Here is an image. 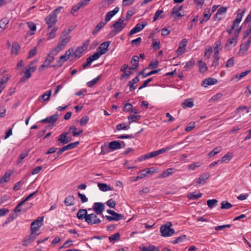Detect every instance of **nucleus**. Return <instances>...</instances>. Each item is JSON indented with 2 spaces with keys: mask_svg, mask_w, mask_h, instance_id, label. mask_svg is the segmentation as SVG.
Wrapping results in <instances>:
<instances>
[{
  "mask_svg": "<svg viewBox=\"0 0 251 251\" xmlns=\"http://www.w3.org/2000/svg\"><path fill=\"white\" fill-rule=\"evenodd\" d=\"M250 72V71H247L242 72L241 74H237L235 77L236 78L239 80L241 78H242V77H243L246 76L247 75H248Z\"/></svg>",
  "mask_w": 251,
  "mask_h": 251,
  "instance_id": "nucleus-58",
  "label": "nucleus"
},
{
  "mask_svg": "<svg viewBox=\"0 0 251 251\" xmlns=\"http://www.w3.org/2000/svg\"><path fill=\"white\" fill-rule=\"evenodd\" d=\"M245 12V10H244L241 11V10L240 9H239L237 11V14L236 17L235 19V20H237L241 22L242 19V18L244 15Z\"/></svg>",
  "mask_w": 251,
  "mask_h": 251,
  "instance_id": "nucleus-50",
  "label": "nucleus"
},
{
  "mask_svg": "<svg viewBox=\"0 0 251 251\" xmlns=\"http://www.w3.org/2000/svg\"><path fill=\"white\" fill-rule=\"evenodd\" d=\"M198 66L201 73H204L207 70V67L205 63L203 62L201 60L198 62Z\"/></svg>",
  "mask_w": 251,
  "mask_h": 251,
  "instance_id": "nucleus-26",
  "label": "nucleus"
},
{
  "mask_svg": "<svg viewBox=\"0 0 251 251\" xmlns=\"http://www.w3.org/2000/svg\"><path fill=\"white\" fill-rule=\"evenodd\" d=\"M173 225L171 222H168L165 225L160 227V232L163 237H169L172 236L174 233V229L171 228Z\"/></svg>",
  "mask_w": 251,
  "mask_h": 251,
  "instance_id": "nucleus-1",
  "label": "nucleus"
},
{
  "mask_svg": "<svg viewBox=\"0 0 251 251\" xmlns=\"http://www.w3.org/2000/svg\"><path fill=\"white\" fill-rule=\"evenodd\" d=\"M202 165V163L200 162H196L193 164H190L188 168L190 170H195L196 168H198L200 166H201Z\"/></svg>",
  "mask_w": 251,
  "mask_h": 251,
  "instance_id": "nucleus-42",
  "label": "nucleus"
},
{
  "mask_svg": "<svg viewBox=\"0 0 251 251\" xmlns=\"http://www.w3.org/2000/svg\"><path fill=\"white\" fill-rule=\"evenodd\" d=\"M46 23L48 25V30L49 32L53 25L57 22V16L51 13L45 19Z\"/></svg>",
  "mask_w": 251,
  "mask_h": 251,
  "instance_id": "nucleus-5",
  "label": "nucleus"
},
{
  "mask_svg": "<svg viewBox=\"0 0 251 251\" xmlns=\"http://www.w3.org/2000/svg\"><path fill=\"white\" fill-rule=\"evenodd\" d=\"M234 58L232 57V58L229 59L227 60L226 64V68L231 67L234 65Z\"/></svg>",
  "mask_w": 251,
  "mask_h": 251,
  "instance_id": "nucleus-63",
  "label": "nucleus"
},
{
  "mask_svg": "<svg viewBox=\"0 0 251 251\" xmlns=\"http://www.w3.org/2000/svg\"><path fill=\"white\" fill-rule=\"evenodd\" d=\"M99 189L103 192L113 190V188L104 183H98Z\"/></svg>",
  "mask_w": 251,
  "mask_h": 251,
  "instance_id": "nucleus-19",
  "label": "nucleus"
},
{
  "mask_svg": "<svg viewBox=\"0 0 251 251\" xmlns=\"http://www.w3.org/2000/svg\"><path fill=\"white\" fill-rule=\"evenodd\" d=\"M79 144V142L76 141L74 143H70L66 146H63L62 148L65 151L67 150H72L75 148L77 145Z\"/></svg>",
  "mask_w": 251,
  "mask_h": 251,
  "instance_id": "nucleus-22",
  "label": "nucleus"
},
{
  "mask_svg": "<svg viewBox=\"0 0 251 251\" xmlns=\"http://www.w3.org/2000/svg\"><path fill=\"white\" fill-rule=\"evenodd\" d=\"M160 154H162V152L160 149L157 151H155L148 153L147 155L148 156V158L150 159V158H151L152 157H156Z\"/></svg>",
  "mask_w": 251,
  "mask_h": 251,
  "instance_id": "nucleus-38",
  "label": "nucleus"
},
{
  "mask_svg": "<svg viewBox=\"0 0 251 251\" xmlns=\"http://www.w3.org/2000/svg\"><path fill=\"white\" fill-rule=\"evenodd\" d=\"M132 105L131 103H128L125 105L123 108V110L125 112H128L132 109Z\"/></svg>",
  "mask_w": 251,
  "mask_h": 251,
  "instance_id": "nucleus-62",
  "label": "nucleus"
},
{
  "mask_svg": "<svg viewBox=\"0 0 251 251\" xmlns=\"http://www.w3.org/2000/svg\"><path fill=\"white\" fill-rule=\"evenodd\" d=\"M163 13V10L159 9V10H157L154 14L153 19V22H155V21H156L158 18H162L163 17V16L162 15V14Z\"/></svg>",
  "mask_w": 251,
  "mask_h": 251,
  "instance_id": "nucleus-44",
  "label": "nucleus"
},
{
  "mask_svg": "<svg viewBox=\"0 0 251 251\" xmlns=\"http://www.w3.org/2000/svg\"><path fill=\"white\" fill-rule=\"evenodd\" d=\"M31 76V73L29 70H26L25 72V75L21 77L20 81L24 82L25 80L29 79Z\"/></svg>",
  "mask_w": 251,
  "mask_h": 251,
  "instance_id": "nucleus-37",
  "label": "nucleus"
},
{
  "mask_svg": "<svg viewBox=\"0 0 251 251\" xmlns=\"http://www.w3.org/2000/svg\"><path fill=\"white\" fill-rule=\"evenodd\" d=\"M24 184V182L22 180L18 181L15 184V185L13 187V190L14 191L19 190L21 188V187Z\"/></svg>",
  "mask_w": 251,
  "mask_h": 251,
  "instance_id": "nucleus-56",
  "label": "nucleus"
},
{
  "mask_svg": "<svg viewBox=\"0 0 251 251\" xmlns=\"http://www.w3.org/2000/svg\"><path fill=\"white\" fill-rule=\"evenodd\" d=\"M72 140V138L67 136V133H62L60 134L57 139L58 142V145H65Z\"/></svg>",
  "mask_w": 251,
  "mask_h": 251,
  "instance_id": "nucleus-6",
  "label": "nucleus"
},
{
  "mask_svg": "<svg viewBox=\"0 0 251 251\" xmlns=\"http://www.w3.org/2000/svg\"><path fill=\"white\" fill-rule=\"evenodd\" d=\"M222 149L221 147H216L213 151H212L208 153V156L210 157L213 156L219 153L222 151Z\"/></svg>",
  "mask_w": 251,
  "mask_h": 251,
  "instance_id": "nucleus-41",
  "label": "nucleus"
},
{
  "mask_svg": "<svg viewBox=\"0 0 251 251\" xmlns=\"http://www.w3.org/2000/svg\"><path fill=\"white\" fill-rule=\"evenodd\" d=\"M57 29L58 28L56 27H53L52 28H51V31L47 34L48 39H51L55 36L56 32Z\"/></svg>",
  "mask_w": 251,
  "mask_h": 251,
  "instance_id": "nucleus-33",
  "label": "nucleus"
},
{
  "mask_svg": "<svg viewBox=\"0 0 251 251\" xmlns=\"http://www.w3.org/2000/svg\"><path fill=\"white\" fill-rule=\"evenodd\" d=\"M18 216V215L15 213H11L9 215V217L7 218L6 221L4 223V224H7L10 222L11 221H13L14 219H15L16 218H17Z\"/></svg>",
  "mask_w": 251,
  "mask_h": 251,
  "instance_id": "nucleus-43",
  "label": "nucleus"
},
{
  "mask_svg": "<svg viewBox=\"0 0 251 251\" xmlns=\"http://www.w3.org/2000/svg\"><path fill=\"white\" fill-rule=\"evenodd\" d=\"M107 212L110 215H111L110 216H105L106 219L108 221H117L123 219L124 218V216L122 214L117 213L114 211L112 210L108 209L107 210Z\"/></svg>",
  "mask_w": 251,
  "mask_h": 251,
  "instance_id": "nucleus-3",
  "label": "nucleus"
},
{
  "mask_svg": "<svg viewBox=\"0 0 251 251\" xmlns=\"http://www.w3.org/2000/svg\"><path fill=\"white\" fill-rule=\"evenodd\" d=\"M78 197L80 199L82 203L87 202L88 199L86 198L85 195L80 193L79 192H78Z\"/></svg>",
  "mask_w": 251,
  "mask_h": 251,
  "instance_id": "nucleus-64",
  "label": "nucleus"
},
{
  "mask_svg": "<svg viewBox=\"0 0 251 251\" xmlns=\"http://www.w3.org/2000/svg\"><path fill=\"white\" fill-rule=\"evenodd\" d=\"M75 198L74 196H68L64 200V203L66 206H72L75 204Z\"/></svg>",
  "mask_w": 251,
  "mask_h": 251,
  "instance_id": "nucleus-21",
  "label": "nucleus"
},
{
  "mask_svg": "<svg viewBox=\"0 0 251 251\" xmlns=\"http://www.w3.org/2000/svg\"><path fill=\"white\" fill-rule=\"evenodd\" d=\"M105 20V22H101L99 23L97 26H95V32L99 31L102 27H103L107 23Z\"/></svg>",
  "mask_w": 251,
  "mask_h": 251,
  "instance_id": "nucleus-54",
  "label": "nucleus"
},
{
  "mask_svg": "<svg viewBox=\"0 0 251 251\" xmlns=\"http://www.w3.org/2000/svg\"><path fill=\"white\" fill-rule=\"evenodd\" d=\"M39 234H36L35 232L30 231V235L26 236L22 242V246H27L28 244L32 243Z\"/></svg>",
  "mask_w": 251,
  "mask_h": 251,
  "instance_id": "nucleus-8",
  "label": "nucleus"
},
{
  "mask_svg": "<svg viewBox=\"0 0 251 251\" xmlns=\"http://www.w3.org/2000/svg\"><path fill=\"white\" fill-rule=\"evenodd\" d=\"M71 131L74 136L77 137L82 133L83 130L82 129H80L77 131L76 127L75 126H70L69 128V132Z\"/></svg>",
  "mask_w": 251,
  "mask_h": 251,
  "instance_id": "nucleus-24",
  "label": "nucleus"
},
{
  "mask_svg": "<svg viewBox=\"0 0 251 251\" xmlns=\"http://www.w3.org/2000/svg\"><path fill=\"white\" fill-rule=\"evenodd\" d=\"M249 45L248 43H244L241 45L240 48L238 52L240 56L244 55L246 51H248L249 48Z\"/></svg>",
  "mask_w": 251,
  "mask_h": 251,
  "instance_id": "nucleus-20",
  "label": "nucleus"
},
{
  "mask_svg": "<svg viewBox=\"0 0 251 251\" xmlns=\"http://www.w3.org/2000/svg\"><path fill=\"white\" fill-rule=\"evenodd\" d=\"M211 13L210 12V8H206L203 12V17L205 19V22L209 20Z\"/></svg>",
  "mask_w": 251,
  "mask_h": 251,
  "instance_id": "nucleus-40",
  "label": "nucleus"
},
{
  "mask_svg": "<svg viewBox=\"0 0 251 251\" xmlns=\"http://www.w3.org/2000/svg\"><path fill=\"white\" fill-rule=\"evenodd\" d=\"M20 49V47L19 43L17 42H15L13 43L12 49L11 50V54H14L17 55L19 52V50Z\"/></svg>",
  "mask_w": 251,
  "mask_h": 251,
  "instance_id": "nucleus-23",
  "label": "nucleus"
},
{
  "mask_svg": "<svg viewBox=\"0 0 251 251\" xmlns=\"http://www.w3.org/2000/svg\"><path fill=\"white\" fill-rule=\"evenodd\" d=\"M146 169L143 170L141 172L138 173V176L136 177L135 180H137L139 179H141L147 176Z\"/></svg>",
  "mask_w": 251,
  "mask_h": 251,
  "instance_id": "nucleus-53",
  "label": "nucleus"
},
{
  "mask_svg": "<svg viewBox=\"0 0 251 251\" xmlns=\"http://www.w3.org/2000/svg\"><path fill=\"white\" fill-rule=\"evenodd\" d=\"M160 70H161V69L153 70V71H151L149 73L145 74H144L145 70H144L140 72L139 73V75H143V78H145V77H146L147 76H150V75H152L158 73Z\"/></svg>",
  "mask_w": 251,
  "mask_h": 251,
  "instance_id": "nucleus-30",
  "label": "nucleus"
},
{
  "mask_svg": "<svg viewBox=\"0 0 251 251\" xmlns=\"http://www.w3.org/2000/svg\"><path fill=\"white\" fill-rule=\"evenodd\" d=\"M81 7H82V6L81 5L80 2L76 5H74L71 11V13L74 14L75 12L77 11Z\"/></svg>",
  "mask_w": 251,
  "mask_h": 251,
  "instance_id": "nucleus-60",
  "label": "nucleus"
},
{
  "mask_svg": "<svg viewBox=\"0 0 251 251\" xmlns=\"http://www.w3.org/2000/svg\"><path fill=\"white\" fill-rule=\"evenodd\" d=\"M232 207V205L227 201H223L221 203V209H228Z\"/></svg>",
  "mask_w": 251,
  "mask_h": 251,
  "instance_id": "nucleus-45",
  "label": "nucleus"
},
{
  "mask_svg": "<svg viewBox=\"0 0 251 251\" xmlns=\"http://www.w3.org/2000/svg\"><path fill=\"white\" fill-rule=\"evenodd\" d=\"M27 25L29 29L32 31H35L36 29V25L32 22H27Z\"/></svg>",
  "mask_w": 251,
  "mask_h": 251,
  "instance_id": "nucleus-61",
  "label": "nucleus"
},
{
  "mask_svg": "<svg viewBox=\"0 0 251 251\" xmlns=\"http://www.w3.org/2000/svg\"><path fill=\"white\" fill-rule=\"evenodd\" d=\"M108 148L112 151L117 150L121 148V144L119 141H114L109 143Z\"/></svg>",
  "mask_w": 251,
  "mask_h": 251,
  "instance_id": "nucleus-17",
  "label": "nucleus"
},
{
  "mask_svg": "<svg viewBox=\"0 0 251 251\" xmlns=\"http://www.w3.org/2000/svg\"><path fill=\"white\" fill-rule=\"evenodd\" d=\"M87 214V212L86 209H81L78 210L77 213V217L79 220L84 219Z\"/></svg>",
  "mask_w": 251,
  "mask_h": 251,
  "instance_id": "nucleus-27",
  "label": "nucleus"
},
{
  "mask_svg": "<svg viewBox=\"0 0 251 251\" xmlns=\"http://www.w3.org/2000/svg\"><path fill=\"white\" fill-rule=\"evenodd\" d=\"M126 26V24L124 23V20L119 18L115 24L112 25L114 29L111 31V35L114 36L121 32Z\"/></svg>",
  "mask_w": 251,
  "mask_h": 251,
  "instance_id": "nucleus-2",
  "label": "nucleus"
},
{
  "mask_svg": "<svg viewBox=\"0 0 251 251\" xmlns=\"http://www.w3.org/2000/svg\"><path fill=\"white\" fill-rule=\"evenodd\" d=\"M209 177V174L208 173H202L196 181L197 185H204L206 180Z\"/></svg>",
  "mask_w": 251,
  "mask_h": 251,
  "instance_id": "nucleus-13",
  "label": "nucleus"
},
{
  "mask_svg": "<svg viewBox=\"0 0 251 251\" xmlns=\"http://www.w3.org/2000/svg\"><path fill=\"white\" fill-rule=\"evenodd\" d=\"M201 196H202V194L200 192L196 195L194 194H190L188 197H189V198L191 200H193V199L196 200V199H198L201 198Z\"/></svg>",
  "mask_w": 251,
  "mask_h": 251,
  "instance_id": "nucleus-59",
  "label": "nucleus"
},
{
  "mask_svg": "<svg viewBox=\"0 0 251 251\" xmlns=\"http://www.w3.org/2000/svg\"><path fill=\"white\" fill-rule=\"evenodd\" d=\"M51 93L52 91L51 90L46 92L45 93H44L41 96L42 100L43 101L49 100Z\"/></svg>",
  "mask_w": 251,
  "mask_h": 251,
  "instance_id": "nucleus-36",
  "label": "nucleus"
},
{
  "mask_svg": "<svg viewBox=\"0 0 251 251\" xmlns=\"http://www.w3.org/2000/svg\"><path fill=\"white\" fill-rule=\"evenodd\" d=\"M58 119V114L57 113L51 115L50 117H48L42 120L40 122L42 123H50L53 125Z\"/></svg>",
  "mask_w": 251,
  "mask_h": 251,
  "instance_id": "nucleus-11",
  "label": "nucleus"
},
{
  "mask_svg": "<svg viewBox=\"0 0 251 251\" xmlns=\"http://www.w3.org/2000/svg\"><path fill=\"white\" fill-rule=\"evenodd\" d=\"M185 239H186V236L185 235H183L181 236L177 237L175 240H174L172 242V243L174 244H176L183 242Z\"/></svg>",
  "mask_w": 251,
  "mask_h": 251,
  "instance_id": "nucleus-51",
  "label": "nucleus"
},
{
  "mask_svg": "<svg viewBox=\"0 0 251 251\" xmlns=\"http://www.w3.org/2000/svg\"><path fill=\"white\" fill-rule=\"evenodd\" d=\"M218 82L217 79L212 77H209L204 79L202 81L201 85L204 87H207L209 85L216 84Z\"/></svg>",
  "mask_w": 251,
  "mask_h": 251,
  "instance_id": "nucleus-14",
  "label": "nucleus"
},
{
  "mask_svg": "<svg viewBox=\"0 0 251 251\" xmlns=\"http://www.w3.org/2000/svg\"><path fill=\"white\" fill-rule=\"evenodd\" d=\"M44 217H39L38 219L31 223L30 226V231L36 232L39 229V228L43 225Z\"/></svg>",
  "mask_w": 251,
  "mask_h": 251,
  "instance_id": "nucleus-4",
  "label": "nucleus"
},
{
  "mask_svg": "<svg viewBox=\"0 0 251 251\" xmlns=\"http://www.w3.org/2000/svg\"><path fill=\"white\" fill-rule=\"evenodd\" d=\"M141 118L140 115H135L134 114H130V115L127 117L129 124H131L132 123L136 122L137 120H139Z\"/></svg>",
  "mask_w": 251,
  "mask_h": 251,
  "instance_id": "nucleus-25",
  "label": "nucleus"
},
{
  "mask_svg": "<svg viewBox=\"0 0 251 251\" xmlns=\"http://www.w3.org/2000/svg\"><path fill=\"white\" fill-rule=\"evenodd\" d=\"M93 61H94V54L91 55L87 59L86 62L82 65L83 68L85 69L88 67Z\"/></svg>",
  "mask_w": 251,
  "mask_h": 251,
  "instance_id": "nucleus-32",
  "label": "nucleus"
},
{
  "mask_svg": "<svg viewBox=\"0 0 251 251\" xmlns=\"http://www.w3.org/2000/svg\"><path fill=\"white\" fill-rule=\"evenodd\" d=\"M28 151H24L23 152L20 154L18 157V159L17 160V164L20 163L28 155Z\"/></svg>",
  "mask_w": 251,
  "mask_h": 251,
  "instance_id": "nucleus-35",
  "label": "nucleus"
},
{
  "mask_svg": "<svg viewBox=\"0 0 251 251\" xmlns=\"http://www.w3.org/2000/svg\"><path fill=\"white\" fill-rule=\"evenodd\" d=\"M106 52V51L103 50V48L100 46L97 49V51L95 52V60L99 59L101 55L104 54Z\"/></svg>",
  "mask_w": 251,
  "mask_h": 251,
  "instance_id": "nucleus-28",
  "label": "nucleus"
},
{
  "mask_svg": "<svg viewBox=\"0 0 251 251\" xmlns=\"http://www.w3.org/2000/svg\"><path fill=\"white\" fill-rule=\"evenodd\" d=\"M11 175L12 173L6 172L0 178L3 182H7L9 180L10 176Z\"/></svg>",
  "mask_w": 251,
  "mask_h": 251,
  "instance_id": "nucleus-49",
  "label": "nucleus"
},
{
  "mask_svg": "<svg viewBox=\"0 0 251 251\" xmlns=\"http://www.w3.org/2000/svg\"><path fill=\"white\" fill-rule=\"evenodd\" d=\"M62 35L60 39L58 44V48L62 49V50L65 47V46L70 42L71 39V36H68L65 38L63 37Z\"/></svg>",
  "mask_w": 251,
  "mask_h": 251,
  "instance_id": "nucleus-12",
  "label": "nucleus"
},
{
  "mask_svg": "<svg viewBox=\"0 0 251 251\" xmlns=\"http://www.w3.org/2000/svg\"><path fill=\"white\" fill-rule=\"evenodd\" d=\"M147 25L146 22L138 23L128 33V35H131L141 31Z\"/></svg>",
  "mask_w": 251,
  "mask_h": 251,
  "instance_id": "nucleus-10",
  "label": "nucleus"
},
{
  "mask_svg": "<svg viewBox=\"0 0 251 251\" xmlns=\"http://www.w3.org/2000/svg\"><path fill=\"white\" fill-rule=\"evenodd\" d=\"M89 120V117L88 116L82 117L80 120V125L81 126H85Z\"/></svg>",
  "mask_w": 251,
  "mask_h": 251,
  "instance_id": "nucleus-55",
  "label": "nucleus"
},
{
  "mask_svg": "<svg viewBox=\"0 0 251 251\" xmlns=\"http://www.w3.org/2000/svg\"><path fill=\"white\" fill-rule=\"evenodd\" d=\"M120 238V235L118 232L115 233L113 235L110 236L108 237L110 242L113 244L115 243L117 241H118Z\"/></svg>",
  "mask_w": 251,
  "mask_h": 251,
  "instance_id": "nucleus-31",
  "label": "nucleus"
},
{
  "mask_svg": "<svg viewBox=\"0 0 251 251\" xmlns=\"http://www.w3.org/2000/svg\"><path fill=\"white\" fill-rule=\"evenodd\" d=\"M194 101L192 99H187L183 101L181 103V106L183 108H192L194 106Z\"/></svg>",
  "mask_w": 251,
  "mask_h": 251,
  "instance_id": "nucleus-16",
  "label": "nucleus"
},
{
  "mask_svg": "<svg viewBox=\"0 0 251 251\" xmlns=\"http://www.w3.org/2000/svg\"><path fill=\"white\" fill-rule=\"evenodd\" d=\"M84 51V47L81 46L80 47H78L77 49L76 50V51L74 53V54L76 57H80L83 52Z\"/></svg>",
  "mask_w": 251,
  "mask_h": 251,
  "instance_id": "nucleus-39",
  "label": "nucleus"
},
{
  "mask_svg": "<svg viewBox=\"0 0 251 251\" xmlns=\"http://www.w3.org/2000/svg\"><path fill=\"white\" fill-rule=\"evenodd\" d=\"M119 11V8L115 7L113 10L109 11L105 16V20L106 22L109 21L111 19L116 15Z\"/></svg>",
  "mask_w": 251,
  "mask_h": 251,
  "instance_id": "nucleus-15",
  "label": "nucleus"
},
{
  "mask_svg": "<svg viewBox=\"0 0 251 251\" xmlns=\"http://www.w3.org/2000/svg\"><path fill=\"white\" fill-rule=\"evenodd\" d=\"M195 64L194 60L192 58L189 61H188L184 66L185 69L186 70L190 69Z\"/></svg>",
  "mask_w": 251,
  "mask_h": 251,
  "instance_id": "nucleus-57",
  "label": "nucleus"
},
{
  "mask_svg": "<svg viewBox=\"0 0 251 251\" xmlns=\"http://www.w3.org/2000/svg\"><path fill=\"white\" fill-rule=\"evenodd\" d=\"M218 201L216 199L208 200L207 201V204L209 208H212L217 205Z\"/></svg>",
  "mask_w": 251,
  "mask_h": 251,
  "instance_id": "nucleus-34",
  "label": "nucleus"
},
{
  "mask_svg": "<svg viewBox=\"0 0 251 251\" xmlns=\"http://www.w3.org/2000/svg\"><path fill=\"white\" fill-rule=\"evenodd\" d=\"M8 24V20L6 18H3L0 21V28L3 30L6 28L7 25Z\"/></svg>",
  "mask_w": 251,
  "mask_h": 251,
  "instance_id": "nucleus-46",
  "label": "nucleus"
},
{
  "mask_svg": "<svg viewBox=\"0 0 251 251\" xmlns=\"http://www.w3.org/2000/svg\"><path fill=\"white\" fill-rule=\"evenodd\" d=\"M182 6L178 5H176L173 7L171 13V15L174 16L175 20H177L184 16V14H182L179 12L180 11L182 10Z\"/></svg>",
  "mask_w": 251,
  "mask_h": 251,
  "instance_id": "nucleus-9",
  "label": "nucleus"
},
{
  "mask_svg": "<svg viewBox=\"0 0 251 251\" xmlns=\"http://www.w3.org/2000/svg\"><path fill=\"white\" fill-rule=\"evenodd\" d=\"M174 173V169L173 168H169L164 171L161 175L160 177L165 178L169 176L170 175L173 174Z\"/></svg>",
  "mask_w": 251,
  "mask_h": 251,
  "instance_id": "nucleus-29",
  "label": "nucleus"
},
{
  "mask_svg": "<svg viewBox=\"0 0 251 251\" xmlns=\"http://www.w3.org/2000/svg\"><path fill=\"white\" fill-rule=\"evenodd\" d=\"M75 28V26H71L67 29H64L62 32V35L64 37L69 35Z\"/></svg>",
  "mask_w": 251,
  "mask_h": 251,
  "instance_id": "nucleus-52",
  "label": "nucleus"
},
{
  "mask_svg": "<svg viewBox=\"0 0 251 251\" xmlns=\"http://www.w3.org/2000/svg\"><path fill=\"white\" fill-rule=\"evenodd\" d=\"M105 206L103 203L100 202H95V213L97 214H101L102 212L104 209Z\"/></svg>",
  "mask_w": 251,
  "mask_h": 251,
  "instance_id": "nucleus-18",
  "label": "nucleus"
},
{
  "mask_svg": "<svg viewBox=\"0 0 251 251\" xmlns=\"http://www.w3.org/2000/svg\"><path fill=\"white\" fill-rule=\"evenodd\" d=\"M116 128L117 130H127L130 128V126H126L125 124H119L116 126Z\"/></svg>",
  "mask_w": 251,
  "mask_h": 251,
  "instance_id": "nucleus-47",
  "label": "nucleus"
},
{
  "mask_svg": "<svg viewBox=\"0 0 251 251\" xmlns=\"http://www.w3.org/2000/svg\"><path fill=\"white\" fill-rule=\"evenodd\" d=\"M237 41L235 38L229 37L226 40L225 45V50H230L237 44Z\"/></svg>",
  "mask_w": 251,
  "mask_h": 251,
  "instance_id": "nucleus-7",
  "label": "nucleus"
},
{
  "mask_svg": "<svg viewBox=\"0 0 251 251\" xmlns=\"http://www.w3.org/2000/svg\"><path fill=\"white\" fill-rule=\"evenodd\" d=\"M181 144V143L179 142V143H178L177 144H175L173 145H170L169 146L166 147V148L161 149L160 150L161 151L162 154L164 153V152H165L167 151H168L172 149L176 146L178 145H180Z\"/></svg>",
  "mask_w": 251,
  "mask_h": 251,
  "instance_id": "nucleus-48",
  "label": "nucleus"
}]
</instances>
